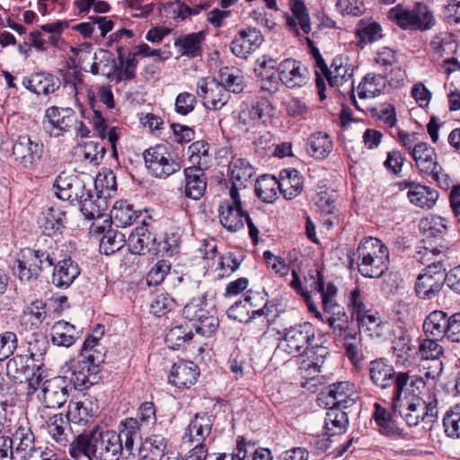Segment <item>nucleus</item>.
Instances as JSON below:
<instances>
[{"label":"nucleus","mask_w":460,"mask_h":460,"mask_svg":"<svg viewBox=\"0 0 460 460\" xmlns=\"http://www.w3.org/2000/svg\"><path fill=\"white\" fill-rule=\"evenodd\" d=\"M316 329L309 322H303L283 330L279 348L292 357H306L299 366L305 378H312L320 372L324 358L329 355L328 348L318 344Z\"/></svg>","instance_id":"obj_1"},{"label":"nucleus","mask_w":460,"mask_h":460,"mask_svg":"<svg viewBox=\"0 0 460 460\" xmlns=\"http://www.w3.org/2000/svg\"><path fill=\"white\" fill-rule=\"evenodd\" d=\"M123 453L120 435L100 427L75 436L69 447V454L75 460L81 456L88 460H119Z\"/></svg>","instance_id":"obj_2"},{"label":"nucleus","mask_w":460,"mask_h":460,"mask_svg":"<svg viewBox=\"0 0 460 460\" xmlns=\"http://www.w3.org/2000/svg\"><path fill=\"white\" fill-rule=\"evenodd\" d=\"M364 278L377 279L389 269L390 253L385 243L373 236L363 237L350 259Z\"/></svg>","instance_id":"obj_3"},{"label":"nucleus","mask_w":460,"mask_h":460,"mask_svg":"<svg viewBox=\"0 0 460 460\" xmlns=\"http://www.w3.org/2000/svg\"><path fill=\"white\" fill-rule=\"evenodd\" d=\"M369 377L371 382L380 389H386L394 385V390L392 396V411H397L398 402H400L402 392L411 381L412 386L417 389L425 385L422 377L411 376L408 372L396 373L393 365L384 358L370 361L368 367Z\"/></svg>","instance_id":"obj_4"},{"label":"nucleus","mask_w":460,"mask_h":460,"mask_svg":"<svg viewBox=\"0 0 460 460\" xmlns=\"http://www.w3.org/2000/svg\"><path fill=\"white\" fill-rule=\"evenodd\" d=\"M45 247L39 243L34 247H24L17 252L13 274L22 282L37 280L41 275L44 264L52 267L57 261L52 240L44 239Z\"/></svg>","instance_id":"obj_5"},{"label":"nucleus","mask_w":460,"mask_h":460,"mask_svg":"<svg viewBox=\"0 0 460 460\" xmlns=\"http://www.w3.org/2000/svg\"><path fill=\"white\" fill-rule=\"evenodd\" d=\"M388 18L403 30L427 31L435 24V18L428 5L416 3L412 9L398 4L390 9Z\"/></svg>","instance_id":"obj_6"},{"label":"nucleus","mask_w":460,"mask_h":460,"mask_svg":"<svg viewBox=\"0 0 460 460\" xmlns=\"http://www.w3.org/2000/svg\"><path fill=\"white\" fill-rule=\"evenodd\" d=\"M143 157L149 173L155 178L167 179L181 168V162L164 145L147 148Z\"/></svg>","instance_id":"obj_7"},{"label":"nucleus","mask_w":460,"mask_h":460,"mask_svg":"<svg viewBox=\"0 0 460 460\" xmlns=\"http://www.w3.org/2000/svg\"><path fill=\"white\" fill-rule=\"evenodd\" d=\"M353 73L354 67L349 63V58L342 55H338L332 59L331 66H327L326 72L315 70V85L320 100L326 98L324 80H327L330 86L338 87L351 79Z\"/></svg>","instance_id":"obj_8"},{"label":"nucleus","mask_w":460,"mask_h":460,"mask_svg":"<svg viewBox=\"0 0 460 460\" xmlns=\"http://www.w3.org/2000/svg\"><path fill=\"white\" fill-rule=\"evenodd\" d=\"M105 360V353H96L95 355L80 358L72 367L73 382L76 389H86L99 382L101 379L102 365Z\"/></svg>","instance_id":"obj_9"},{"label":"nucleus","mask_w":460,"mask_h":460,"mask_svg":"<svg viewBox=\"0 0 460 460\" xmlns=\"http://www.w3.org/2000/svg\"><path fill=\"white\" fill-rule=\"evenodd\" d=\"M338 293L334 288H330L327 295L323 297L322 307L323 312L328 314L326 323L332 333L336 337H341L353 331L354 318L346 312L345 308L338 303Z\"/></svg>","instance_id":"obj_10"},{"label":"nucleus","mask_w":460,"mask_h":460,"mask_svg":"<svg viewBox=\"0 0 460 460\" xmlns=\"http://www.w3.org/2000/svg\"><path fill=\"white\" fill-rule=\"evenodd\" d=\"M443 263L441 261L431 262L418 275L414 292L421 300L435 298L444 287Z\"/></svg>","instance_id":"obj_11"},{"label":"nucleus","mask_w":460,"mask_h":460,"mask_svg":"<svg viewBox=\"0 0 460 460\" xmlns=\"http://www.w3.org/2000/svg\"><path fill=\"white\" fill-rule=\"evenodd\" d=\"M76 123L75 111L51 106L45 111L42 128L49 137H60L69 132Z\"/></svg>","instance_id":"obj_12"},{"label":"nucleus","mask_w":460,"mask_h":460,"mask_svg":"<svg viewBox=\"0 0 460 460\" xmlns=\"http://www.w3.org/2000/svg\"><path fill=\"white\" fill-rule=\"evenodd\" d=\"M273 111L274 107L268 98L257 97L250 105L242 106L237 117L238 124L248 131L250 128L266 124Z\"/></svg>","instance_id":"obj_13"},{"label":"nucleus","mask_w":460,"mask_h":460,"mask_svg":"<svg viewBox=\"0 0 460 460\" xmlns=\"http://www.w3.org/2000/svg\"><path fill=\"white\" fill-rule=\"evenodd\" d=\"M197 95L203 105L213 111L221 110L229 101L230 94L226 87L213 77H202L197 83Z\"/></svg>","instance_id":"obj_14"},{"label":"nucleus","mask_w":460,"mask_h":460,"mask_svg":"<svg viewBox=\"0 0 460 460\" xmlns=\"http://www.w3.org/2000/svg\"><path fill=\"white\" fill-rule=\"evenodd\" d=\"M409 427H415L420 421L431 425L438 416V400L434 394H429L428 401L417 398L409 403L403 412L400 411Z\"/></svg>","instance_id":"obj_15"},{"label":"nucleus","mask_w":460,"mask_h":460,"mask_svg":"<svg viewBox=\"0 0 460 460\" xmlns=\"http://www.w3.org/2000/svg\"><path fill=\"white\" fill-rule=\"evenodd\" d=\"M70 381L67 377L57 376L43 382L40 400L46 408L58 409L67 401Z\"/></svg>","instance_id":"obj_16"},{"label":"nucleus","mask_w":460,"mask_h":460,"mask_svg":"<svg viewBox=\"0 0 460 460\" xmlns=\"http://www.w3.org/2000/svg\"><path fill=\"white\" fill-rule=\"evenodd\" d=\"M354 385L348 381L337 382L328 386L318 397L319 405L347 409L354 405Z\"/></svg>","instance_id":"obj_17"},{"label":"nucleus","mask_w":460,"mask_h":460,"mask_svg":"<svg viewBox=\"0 0 460 460\" xmlns=\"http://www.w3.org/2000/svg\"><path fill=\"white\" fill-rule=\"evenodd\" d=\"M53 187L56 188V195L62 200H67L70 204L77 203L84 198L89 197V190L84 181L77 176L66 175L61 172L55 180Z\"/></svg>","instance_id":"obj_18"},{"label":"nucleus","mask_w":460,"mask_h":460,"mask_svg":"<svg viewBox=\"0 0 460 460\" xmlns=\"http://www.w3.org/2000/svg\"><path fill=\"white\" fill-rule=\"evenodd\" d=\"M279 78L288 88L303 87L309 81V71L302 63L294 58L282 60L277 67Z\"/></svg>","instance_id":"obj_19"},{"label":"nucleus","mask_w":460,"mask_h":460,"mask_svg":"<svg viewBox=\"0 0 460 460\" xmlns=\"http://www.w3.org/2000/svg\"><path fill=\"white\" fill-rule=\"evenodd\" d=\"M264 38L261 31L248 27L240 30L230 43L231 52L237 58H247L263 42Z\"/></svg>","instance_id":"obj_20"},{"label":"nucleus","mask_w":460,"mask_h":460,"mask_svg":"<svg viewBox=\"0 0 460 460\" xmlns=\"http://www.w3.org/2000/svg\"><path fill=\"white\" fill-rule=\"evenodd\" d=\"M199 375V367L193 361L179 360L171 367L168 383L180 390L190 389L197 383Z\"/></svg>","instance_id":"obj_21"},{"label":"nucleus","mask_w":460,"mask_h":460,"mask_svg":"<svg viewBox=\"0 0 460 460\" xmlns=\"http://www.w3.org/2000/svg\"><path fill=\"white\" fill-rule=\"evenodd\" d=\"M184 187L182 194L186 199H200L207 190L208 178L205 168L199 165H191L184 168Z\"/></svg>","instance_id":"obj_22"},{"label":"nucleus","mask_w":460,"mask_h":460,"mask_svg":"<svg viewBox=\"0 0 460 460\" xmlns=\"http://www.w3.org/2000/svg\"><path fill=\"white\" fill-rule=\"evenodd\" d=\"M183 314L190 321L196 320V332L206 337L215 334L219 326V320L217 316L210 314L207 310L192 303L184 306Z\"/></svg>","instance_id":"obj_23"},{"label":"nucleus","mask_w":460,"mask_h":460,"mask_svg":"<svg viewBox=\"0 0 460 460\" xmlns=\"http://www.w3.org/2000/svg\"><path fill=\"white\" fill-rule=\"evenodd\" d=\"M52 283L57 288H67L78 278L81 269L70 256L54 262Z\"/></svg>","instance_id":"obj_24"},{"label":"nucleus","mask_w":460,"mask_h":460,"mask_svg":"<svg viewBox=\"0 0 460 460\" xmlns=\"http://www.w3.org/2000/svg\"><path fill=\"white\" fill-rule=\"evenodd\" d=\"M42 154V145L31 141L28 135L18 137L13 145V155L23 167L31 166Z\"/></svg>","instance_id":"obj_25"},{"label":"nucleus","mask_w":460,"mask_h":460,"mask_svg":"<svg viewBox=\"0 0 460 460\" xmlns=\"http://www.w3.org/2000/svg\"><path fill=\"white\" fill-rule=\"evenodd\" d=\"M22 84L31 93L45 96L54 93L59 88L58 79L48 72L32 73L23 77Z\"/></svg>","instance_id":"obj_26"},{"label":"nucleus","mask_w":460,"mask_h":460,"mask_svg":"<svg viewBox=\"0 0 460 460\" xmlns=\"http://www.w3.org/2000/svg\"><path fill=\"white\" fill-rule=\"evenodd\" d=\"M156 234L149 230L145 222L137 226L128 239V251L132 254H144L146 252L155 254Z\"/></svg>","instance_id":"obj_27"},{"label":"nucleus","mask_w":460,"mask_h":460,"mask_svg":"<svg viewBox=\"0 0 460 460\" xmlns=\"http://www.w3.org/2000/svg\"><path fill=\"white\" fill-rule=\"evenodd\" d=\"M82 330L71 323L59 320L54 323L50 328V341L57 347L70 348L82 336Z\"/></svg>","instance_id":"obj_28"},{"label":"nucleus","mask_w":460,"mask_h":460,"mask_svg":"<svg viewBox=\"0 0 460 460\" xmlns=\"http://www.w3.org/2000/svg\"><path fill=\"white\" fill-rule=\"evenodd\" d=\"M218 218L221 226L230 233H235L243 228V220L248 216L243 206L220 203Z\"/></svg>","instance_id":"obj_29"},{"label":"nucleus","mask_w":460,"mask_h":460,"mask_svg":"<svg viewBox=\"0 0 460 460\" xmlns=\"http://www.w3.org/2000/svg\"><path fill=\"white\" fill-rule=\"evenodd\" d=\"M411 156L421 174L428 176L434 172V170L440 169L435 148L426 142H419L417 148L412 149Z\"/></svg>","instance_id":"obj_30"},{"label":"nucleus","mask_w":460,"mask_h":460,"mask_svg":"<svg viewBox=\"0 0 460 460\" xmlns=\"http://www.w3.org/2000/svg\"><path fill=\"white\" fill-rule=\"evenodd\" d=\"M206 39V31L181 35L174 41L178 52L189 58H196L202 56L203 45Z\"/></svg>","instance_id":"obj_31"},{"label":"nucleus","mask_w":460,"mask_h":460,"mask_svg":"<svg viewBox=\"0 0 460 460\" xmlns=\"http://www.w3.org/2000/svg\"><path fill=\"white\" fill-rule=\"evenodd\" d=\"M292 14H286V24L296 35H299V28L305 34L311 31V22L308 10L302 0H293L290 4Z\"/></svg>","instance_id":"obj_32"},{"label":"nucleus","mask_w":460,"mask_h":460,"mask_svg":"<svg viewBox=\"0 0 460 460\" xmlns=\"http://www.w3.org/2000/svg\"><path fill=\"white\" fill-rule=\"evenodd\" d=\"M67 419H65L61 413L54 414L46 421V427L49 435L57 444L58 449L70 447L71 429Z\"/></svg>","instance_id":"obj_33"},{"label":"nucleus","mask_w":460,"mask_h":460,"mask_svg":"<svg viewBox=\"0 0 460 460\" xmlns=\"http://www.w3.org/2000/svg\"><path fill=\"white\" fill-rule=\"evenodd\" d=\"M281 298L274 297L267 300L261 308L252 311L249 319L258 320V330L263 334L268 332L270 326L279 316L280 310L279 307L281 305Z\"/></svg>","instance_id":"obj_34"},{"label":"nucleus","mask_w":460,"mask_h":460,"mask_svg":"<svg viewBox=\"0 0 460 460\" xmlns=\"http://www.w3.org/2000/svg\"><path fill=\"white\" fill-rule=\"evenodd\" d=\"M280 193L286 199H293L301 194L303 176L296 169H284L279 172Z\"/></svg>","instance_id":"obj_35"},{"label":"nucleus","mask_w":460,"mask_h":460,"mask_svg":"<svg viewBox=\"0 0 460 460\" xmlns=\"http://www.w3.org/2000/svg\"><path fill=\"white\" fill-rule=\"evenodd\" d=\"M47 317V303L36 299L29 304L23 310L20 323L26 330H37Z\"/></svg>","instance_id":"obj_36"},{"label":"nucleus","mask_w":460,"mask_h":460,"mask_svg":"<svg viewBox=\"0 0 460 460\" xmlns=\"http://www.w3.org/2000/svg\"><path fill=\"white\" fill-rule=\"evenodd\" d=\"M118 54V73L116 74L115 81L119 83L121 81H131L136 77V68L138 64L137 56L130 51L126 56V46L119 45L117 47Z\"/></svg>","instance_id":"obj_37"},{"label":"nucleus","mask_w":460,"mask_h":460,"mask_svg":"<svg viewBox=\"0 0 460 460\" xmlns=\"http://www.w3.org/2000/svg\"><path fill=\"white\" fill-rule=\"evenodd\" d=\"M213 421L211 416L208 413L196 414L188 426V432L184 436V439L188 438L190 442H202L211 433Z\"/></svg>","instance_id":"obj_38"},{"label":"nucleus","mask_w":460,"mask_h":460,"mask_svg":"<svg viewBox=\"0 0 460 460\" xmlns=\"http://www.w3.org/2000/svg\"><path fill=\"white\" fill-rule=\"evenodd\" d=\"M373 419L382 435L386 437H403V429L394 420L392 413L379 403H375Z\"/></svg>","instance_id":"obj_39"},{"label":"nucleus","mask_w":460,"mask_h":460,"mask_svg":"<svg viewBox=\"0 0 460 460\" xmlns=\"http://www.w3.org/2000/svg\"><path fill=\"white\" fill-rule=\"evenodd\" d=\"M141 216L140 210H135L127 200L116 201L111 211L110 218L117 227H127Z\"/></svg>","instance_id":"obj_40"},{"label":"nucleus","mask_w":460,"mask_h":460,"mask_svg":"<svg viewBox=\"0 0 460 460\" xmlns=\"http://www.w3.org/2000/svg\"><path fill=\"white\" fill-rule=\"evenodd\" d=\"M386 76L376 73H367L358 86L360 99L373 98L379 95L386 86Z\"/></svg>","instance_id":"obj_41"},{"label":"nucleus","mask_w":460,"mask_h":460,"mask_svg":"<svg viewBox=\"0 0 460 460\" xmlns=\"http://www.w3.org/2000/svg\"><path fill=\"white\" fill-rule=\"evenodd\" d=\"M327 408L328 411L324 420L325 434L332 437L344 433L349 426L347 412L343 411L344 409L337 407Z\"/></svg>","instance_id":"obj_42"},{"label":"nucleus","mask_w":460,"mask_h":460,"mask_svg":"<svg viewBox=\"0 0 460 460\" xmlns=\"http://www.w3.org/2000/svg\"><path fill=\"white\" fill-rule=\"evenodd\" d=\"M393 352L398 361L405 363L411 357V353L415 349L409 332L402 327L394 332Z\"/></svg>","instance_id":"obj_43"},{"label":"nucleus","mask_w":460,"mask_h":460,"mask_svg":"<svg viewBox=\"0 0 460 460\" xmlns=\"http://www.w3.org/2000/svg\"><path fill=\"white\" fill-rule=\"evenodd\" d=\"M332 150V141L327 133L315 132L312 134L306 143L307 153L315 159L326 158Z\"/></svg>","instance_id":"obj_44"},{"label":"nucleus","mask_w":460,"mask_h":460,"mask_svg":"<svg viewBox=\"0 0 460 460\" xmlns=\"http://www.w3.org/2000/svg\"><path fill=\"white\" fill-rule=\"evenodd\" d=\"M280 192L279 181L268 174L259 177L255 183L256 196L265 203H272L278 199Z\"/></svg>","instance_id":"obj_45"},{"label":"nucleus","mask_w":460,"mask_h":460,"mask_svg":"<svg viewBox=\"0 0 460 460\" xmlns=\"http://www.w3.org/2000/svg\"><path fill=\"white\" fill-rule=\"evenodd\" d=\"M410 202L416 207L430 209L438 199V192L428 186L417 183L413 190L407 192Z\"/></svg>","instance_id":"obj_46"},{"label":"nucleus","mask_w":460,"mask_h":460,"mask_svg":"<svg viewBox=\"0 0 460 460\" xmlns=\"http://www.w3.org/2000/svg\"><path fill=\"white\" fill-rule=\"evenodd\" d=\"M433 181L443 190H448L452 187L449 200L450 207L456 217L460 215V184L452 185V180L448 174L442 172V168L434 170L429 175Z\"/></svg>","instance_id":"obj_47"},{"label":"nucleus","mask_w":460,"mask_h":460,"mask_svg":"<svg viewBox=\"0 0 460 460\" xmlns=\"http://www.w3.org/2000/svg\"><path fill=\"white\" fill-rule=\"evenodd\" d=\"M78 205L80 206L81 212L87 219L102 217L107 208L106 199H103L99 193L94 198L91 189L89 190V197L84 196L78 202Z\"/></svg>","instance_id":"obj_48"},{"label":"nucleus","mask_w":460,"mask_h":460,"mask_svg":"<svg viewBox=\"0 0 460 460\" xmlns=\"http://www.w3.org/2000/svg\"><path fill=\"white\" fill-rule=\"evenodd\" d=\"M229 170L232 183L237 184L240 187H246L247 183L252 181L255 174L253 166L246 159L243 158L233 161Z\"/></svg>","instance_id":"obj_49"},{"label":"nucleus","mask_w":460,"mask_h":460,"mask_svg":"<svg viewBox=\"0 0 460 460\" xmlns=\"http://www.w3.org/2000/svg\"><path fill=\"white\" fill-rule=\"evenodd\" d=\"M140 427L137 419L127 418L119 424V431L117 435H120V439L124 438L123 450L128 455L131 454L135 440L141 438Z\"/></svg>","instance_id":"obj_50"},{"label":"nucleus","mask_w":460,"mask_h":460,"mask_svg":"<svg viewBox=\"0 0 460 460\" xmlns=\"http://www.w3.org/2000/svg\"><path fill=\"white\" fill-rule=\"evenodd\" d=\"M94 413L93 403L89 400L84 402H70L66 419L74 423L86 424L93 417Z\"/></svg>","instance_id":"obj_51"},{"label":"nucleus","mask_w":460,"mask_h":460,"mask_svg":"<svg viewBox=\"0 0 460 460\" xmlns=\"http://www.w3.org/2000/svg\"><path fill=\"white\" fill-rule=\"evenodd\" d=\"M31 368H32V363L28 355L18 354L9 359L6 364L7 376L19 382H22V378H27Z\"/></svg>","instance_id":"obj_52"},{"label":"nucleus","mask_w":460,"mask_h":460,"mask_svg":"<svg viewBox=\"0 0 460 460\" xmlns=\"http://www.w3.org/2000/svg\"><path fill=\"white\" fill-rule=\"evenodd\" d=\"M419 226L426 239L441 238L448 230L447 220L442 217L423 218Z\"/></svg>","instance_id":"obj_53"},{"label":"nucleus","mask_w":460,"mask_h":460,"mask_svg":"<svg viewBox=\"0 0 460 460\" xmlns=\"http://www.w3.org/2000/svg\"><path fill=\"white\" fill-rule=\"evenodd\" d=\"M125 243V234L117 229H112L109 226V229L100 241V252L105 255L114 254L124 247Z\"/></svg>","instance_id":"obj_54"},{"label":"nucleus","mask_w":460,"mask_h":460,"mask_svg":"<svg viewBox=\"0 0 460 460\" xmlns=\"http://www.w3.org/2000/svg\"><path fill=\"white\" fill-rule=\"evenodd\" d=\"M96 192L103 199L111 198L117 191L116 175L111 169H103L99 172L94 179Z\"/></svg>","instance_id":"obj_55"},{"label":"nucleus","mask_w":460,"mask_h":460,"mask_svg":"<svg viewBox=\"0 0 460 460\" xmlns=\"http://www.w3.org/2000/svg\"><path fill=\"white\" fill-rule=\"evenodd\" d=\"M343 341V349L346 357L349 361L356 365L363 358L361 352V335L359 332L353 330L347 334L340 337Z\"/></svg>","instance_id":"obj_56"},{"label":"nucleus","mask_w":460,"mask_h":460,"mask_svg":"<svg viewBox=\"0 0 460 460\" xmlns=\"http://www.w3.org/2000/svg\"><path fill=\"white\" fill-rule=\"evenodd\" d=\"M447 317L443 311L431 312L423 323V331L426 335L434 339L444 337L445 328H447Z\"/></svg>","instance_id":"obj_57"},{"label":"nucleus","mask_w":460,"mask_h":460,"mask_svg":"<svg viewBox=\"0 0 460 460\" xmlns=\"http://www.w3.org/2000/svg\"><path fill=\"white\" fill-rule=\"evenodd\" d=\"M193 338V333L188 325L180 324L172 327L165 335V343L172 349H179Z\"/></svg>","instance_id":"obj_58"},{"label":"nucleus","mask_w":460,"mask_h":460,"mask_svg":"<svg viewBox=\"0 0 460 460\" xmlns=\"http://www.w3.org/2000/svg\"><path fill=\"white\" fill-rule=\"evenodd\" d=\"M155 246V255L172 256L178 252L181 243V235L177 232H166L162 236L156 235Z\"/></svg>","instance_id":"obj_59"},{"label":"nucleus","mask_w":460,"mask_h":460,"mask_svg":"<svg viewBox=\"0 0 460 460\" xmlns=\"http://www.w3.org/2000/svg\"><path fill=\"white\" fill-rule=\"evenodd\" d=\"M305 281L310 287L312 291L317 292L321 295L322 303L323 297L327 295L330 288H334L335 293H338V287L333 282L325 283L323 270L319 269L311 270L305 277Z\"/></svg>","instance_id":"obj_60"},{"label":"nucleus","mask_w":460,"mask_h":460,"mask_svg":"<svg viewBox=\"0 0 460 460\" xmlns=\"http://www.w3.org/2000/svg\"><path fill=\"white\" fill-rule=\"evenodd\" d=\"M346 306L353 318L357 315L360 316L365 313V310L367 308L366 295L358 286H356L348 292L346 296Z\"/></svg>","instance_id":"obj_61"},{"label":"nucleus","mask_w":460,"mask_h":460,"mask_svg":"<svg viewBox=\"0 0 460 460\" xmlns=\"http://www.w3.org/2000/svg\"><path fill=\"white\" fill-rule=\"evenodd\" d=\"M221 84H223L227 93H240L244 89V80L239 70L225 67L220 70Z\"/></svg>","instance_id":"obj_62"},{"label":"nucleus","mask_w":460,"mask_h":460,"mask_svg":"<svg viewBox=\"0 0 460 460\" xmlns=\"http://www.w3.org/2000/svg\"><path fill=\"white\" fill-rule=\"evenodd\" d=\"M460 405L456 404L444 415L443 427L446 435L452 438H460Z\"/></svg>","instance_id":"obj_63"},{"label":"nucleus","mask_w":460,"mask_h":460,"mask_svg":"<svg viewBox=\"0 0 460 460\" xmlns=\"http://www.w3.org/2000/svg\"><path fill=\"white\" fill-rule=\"evenodd\" d=\"M190 161L192 165L207 167V159L209 156V144L205 140H198L189 146Z\"/></svg>","instance_id":"obj_64"}]
</instances>
